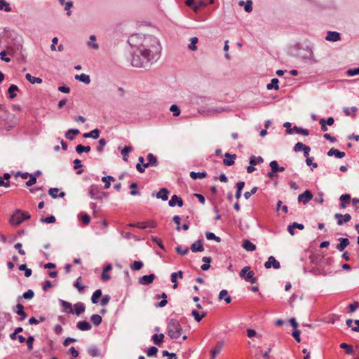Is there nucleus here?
<instances>
[{"label": "nucleus", "instance_id": "55", "mask_svg": "<svg viewBox=\"0 0 359 359\" xmlns=\"http://www.w3.org/2000/svg\"><path fill=\"white\" fill-rule=\"evenodd\" d=\"M107 142L104 139L102 138L98 142V145L97 147V151L99 153H102L103 151V148L106 145Z\"/></svg>", "mask_w": 359, "mask_h": 359}, {"label": "nucleus", "instance_id": "59", "mask_svg": "<svg viewBox=\"0 0 359 359\" xmlns=\"http://www.w3.org/2000/svg\"><path fill=\"white\" fill-rule=\"evenodd\" d=\"M34 341V338L33 336H29L26 340L27 346L28 350L31 351L33 349V342Z\"/></svg>", "mask_w": 359, "mask_h": 359}, {"label": "nucleus", "instance_id": "35", "mask_svg": "<svg viewBox=\"0 0 359 359\" xmlns=\"http://www.w3.org/2000/svg\"><path fill=\"white\" fill-rule=\"evenodd\" d=\"M96 37L95 35L90 36L89 41L88 42V46L91 47L93 49L97 50L99 48V46L97 43H95Z\"/></svg>", "mask_w": 359, "mask_h": 359}, {"label": "nucleus", "instance_id": "37", "mask_svg": "<svg viewBox=\"0 0 359 359\" xmlns=\"http://www.w3.org/2000/svg\"><path fill=\"white\" fill-rule=\"evenodd\" d=\"M3 10L6 12L11 11V7L6 0H0V11Z\"/></svg>", "mask_w": 359, "mask_h": 359}, {"label": "nucleus", "instance_id": "24", "mask_svg": "<svg viewBox=\"0 0 359 359\" xmlns=\"http://www.w3.org/2000/svg\"><path fill=\"white\" fill-rule=\"evenodd\" d=\"M218 299L219 300L224 299L226 304H229L231 302V298L228 295V291L226 290H222L220 291Z\"/></svg>", "mask_w": 359, "mask_h": 359}, {"label": "nucleus", "instance_id": "42", "mask_svg": "<svg viewBox=\"0 0 359 359\" xmlns=\"http://www.w3.org/2000/svg\"><path fill=\"white\" fill-rule=\"evenodd\" d=\"M90 320L95 325L97 326L102 323V318L98 314H93L90 317Z\"/></svg>", "mask_w": 359, "mask_h": 359}, {"label": "nucleus", "instance_id": "11", "mask_svg": "<svg viewBox=\"0 0 359 359\" xmlns=\"http://www.w3.org/2000/svg\"><path fill=\"white\" fill-rule=\"evenodd\" d=\"M266 269H270L271 266L275 269L280 268V265L278 261H277L273 256H270L268 260L264 263Z\"/></svg>", "mask_w": 359, "mask_h": 359}, {"label": "nucleus", "instance_id": "52", "mask_svg": "<svg viewBox=\"0 0 359 359\" xmlns=\"http://www.w3.org/2000/svg\"><path fill=\"white\" fill-rule=\"evenodd\" d=\"M40 221L47 224L54 223L55 222V217L53 215H50L47 217H41Z\"/></svg>", "mask_w": 359, "mask_h": 359}, {"label": "nucleus", "instance_id": "5", "mask_svg": "<svg viewBox=\"0 0 359 359\" xmlns=\"http://www.w3.org/2000/svg\"><path fill=\"white\" fill-rule=\"evenodd\" d=\"M283 126L286 128V132L288 134H292L294 132L303 135L304 136L309 135V130L302 128H299L297 126H294L292 128H291V123L290 122H285L283 124Z\"/></svg>", "mask_w": 359, "mask_h": 359}, {"label": "nucleus", "instance_id": "1", "mask_svg": "<svg viewBox=\"0 0 359 359\" xmlns=\"http://www.w3.org/2000/svg\"><path fill=\"white\" fill-rule=\"evenodd\" d=\"M128 42L133 51L131 59L133 67H144L159 58L161 46L156 37L135 34L128 38Z\"/></svg>", "mask_w": 359, "mask_h": 359}, {"label": "nucleus", "instance_id": "19", "mask_svg": "<svg viewBox=\"0 0 359 359\" xmlns=\"http://www.w3.org/2000/svg\"><path fill=\"white\" fill-rule=\"evenodd\" d=\"M327 156H334L337 158H341L345 156V153L343 151H340L339 150H338L337 149L332 148L328 151Z\"/></svg>", "mask_w": 359, "mask_h": 359}, {"label": "nucleus", "instance_id": "20", "mask_svg": "<svg viewBox=\"0 0 359 359\" xmlns=\"http://www.w3.org/2000/svg\"><path fill=\"white\" fill-rule=\"evenodd\" d=\"M61 306L63 307L62 311L67 313H74L72 305L71 303L65 300H60Z\"/></svg>", "mask_w": 359, "mask_h": 359}, {"label": "nucleus", "instance_id": "63", "mask_svg": "<svg viewBox=\"0 0 359 359\" xmlns=\"http://www.w3.org/2000/svg\"><path fill=\"white\" fill-rule=\"evenodd\" d=\"M36 176L34 175L31 174L29 175V180L26 182V185L27 187H31V186L34 185V184H36Z\"/></svg>", "mask_w": 359, "mask_h": 359}, {"label": "nucleus", "instance_id": "51", "mask_svg": "<svg viewBox=\"0 0 359 359\" xmlns=\"http://www.w3.org/2000/svg\"><path fill=\"white\" fill-rule=\"evenodd\" d=\"M205 236L208 240H215L217 243H219L221 241V238L215 236V233L212 232H207Z\"/></svg>", "mask_w": 359, "mask_h": 359}, {"label": "nucleus", "instance_id": "17", "mask_svg": "<svg viewBox=\"0 0 359 359\" xmlns=\"http://www.w3.org/2000/svg\"><path fill=\"white\" fill-rule=\"evenodd\" d=\"M338 241L339 243L337 245L336 248L340 252L343 251L350 244L349 240L346 238H339Z\"/></svg>", "mask_w": 359, "mask_h": 359}, {"label": "nucleus", "instance_id": "18", "mask_svg": "<svg viewBox=\"0 0 359 359\" xmlns=\"http://www.w3.org/2000/svg\"><path fill=\"white\" fill-rule=\"evenodd\" d=\"M76 327L81 331H88L91 329L92 326L88 322L83 320L76 323Z\"/></svg>", "mask_w": 359, "mask_h": 359}, {"label": "nucleus", "instance_id": "28", "mask_svg": "<svg viewBox=\"0 0 359 359\" xmlns=\"http://www.w3.org/2000/svg\"><path fill=\"white\" fill-rule=\"evenodd\" d=\"M80 133L79 129H69L65 133V137L69 140H73L74 139V135H79Z\"/></svg>", "mask_w": 359, "mask_h": 359}, {"label": "nucleus", "instance_id": "15", "mask_svg": "<svg viewBox=\"0 0 359 359\" xmlns=\"http://www.w3.org/2000/svg\"><path fill=\"white\" fill-rule=\"evenodd\" d=\"M225 158L223 160V163L226 166H231L234 164L235 159L236 158V154H230L229 153H226L224 154Z\"/></svg>", "mask_w": 359, "mask_h": 359}, {"label": "nucleus", "instance_id": "14", "mask_svg": "<svg viewBox=\"0 0 359 359\" xmlns=\"http://www.w3.org/2000/svg\"><path fill=\"white\" fill-rule=\"evenodd\" d=\"M168 204L170 207H174L175 205L182 207L183 205V200L177 195H173L169 201Z\"/></svg>", "mask_w": 359, "mask_h": 359}, {"label": "nucleus", "instance_id": "7", "mask_svg": "<svg viewBox=\"0 0 359 359\" xmlns=\"http://www.w3.org/2000/svg\"><path fill=\"white\" fill-rule=\"evenodd\" d=\"M224 111H225V109L221 107H211L198 110L200 114H205L207 116H212L217 114L222 113Z\"/></svg>", "mask_w": 359, "mask_h": 359}, {"label": "nucleus", "instance_id": "64", "mask_svg": "<svg viewBox=\"0 0 359 359\" xmlns=\"http://www.w3.org/2000/svg\"><path fill=\"white\" fill-rule=\"evenodd\" d=\"M346 74L349 76H353L359 74V67L350 69L346 72Z\"/></svg>", "mask_w": 359, "mask_h": 359}, {"label": "nucleus", "instance_id": "3", "mask_svg": "<svg viewBox=\"0 0 359 359\" xmlns=\"http://www.w3.org/2000/svg\"><path fill=\"white\" fill-rule=\"evenodd\" d=\"M31 217V215L21 210H16L10 219V222L12 225L18 226L23 221L27 220Z\"/></svg>", "mask_w": 359, "mask_h": 359}, {"label": "nucleus", "instance_id": "10", "mask_svg": "<svg viewBox=\"0 0 359 359\" xmlns=\"http://www.w3.org/2000/svg\"><path fill=\"white\" fill-rule=\"evenodd\" d=\"M313 198L312 193L309 190H306L303 194L298 196V201L304 204L308 203Z\"/></svg>", "mask_w": 359, "mask_h": 359}, {"label": "nucleus", "instance_id": "8", "mask_svg": "<svg viewBox=\"0 0 359 359\" xmlns=\"http://www.w3.org/2000/svg\"><path fill=\"white\" fill-rule=\"evenodd\" d=\"M334 218L337 219V223L339 226H341L344 224L348 222L351 219V216L350 214L341 215L340 213H336L334 215Z\"/></svg>", "mask_w": 359, "mask_h": 359}, {"label": "nucleus", "instance_id": "33", "mask_svg": "<svg viewBox=\"0 0 359 359\" xmlns=\"http://www.w3.org/2000/svg\"><path fill=\"white\" fill-rule=\"evenodd\" d=\"M88 353L92 357H98L100 355L99 349L95 346H92L88 348Z\"/></svg>", "mask_w": 359, "mask_h": 359}, {"label": "nucleus", "instance_id": "43", "mask_svg": "<svg viewBox=\"0 0 359 359\" xmlns=\"http://www.w3.org/2000/svg\"><path fill=\"white\" fill-rule=\"evenodd\" d=\"M147 160H148L149 164H150L151 166L157 165V158L154 154L149 153L147 155Z\"/></svg>", "mask_w": 359, "mask_h": 359}, {"label": "nucleus", "instance_id": "23", "mask_svg": "<svg viewBox=\"0 0 359 359\" xmlns=\"http://www.w3.org/2000/svg\"><path fill=\"white\" fill-rule=\"evenodd\" d=\"M191 250L192 252H202L204 250L203 245L202 244V242L201 241H197L196 242L194 243L191 246Z\"/></svg>", "mask_w": 359, "mask_h": 359}, {"label": "nucleus", "instance_id": "36", "mask_svg": "<svg viewBox=\"0 0 359 359\" xmlns=\"http://www.w3.org/2000/svg\"><path fill=\"white\" fill-rule=\"evenodd\" d=\"M18 87L16 85H14V84L11 85L8 89L9 97L11 99L15 98L17 96V95L15 93V92L18 91Z\"/></svg>", "mask_w": 359, "mask_h": 359}, {"label": "nucleus", "instance_id": "13", "mask_svg": "<svg viewBox=\"0 0 359 359\" xmlns=\"http://www.w3.org/2000/svg\"><path fill=\"white\" fill-rule=\"evenodd\" d=\"M224 346V341H218L216 346L210 351L211 357L210 359H215L216 355L219 354Z\"/></svg>", "mask_w": 359, "mask_h": 359}, {"label": "nucleus", "instance_id": "61", "mask_svg": "<svg viewBox=\"0 0 359 359\" xmlns=\"http://www.w3.org/2000/svg\"><path fill=\"white\" fill-rule=\"evenodd\" d=\"M306 163L307 165L311 166V170H313V168H316L318 167V164L316 163H313V158L309 157V156L306 157Z\"/></svg>", "mask_w": 359, "mask_h": 359}, {"label": "nucleus", "instance_id": "54", "mask_svg": "<svg viewBox=\"0 0 359 359\" xmlns=\"http://www.w3.org/2000/svg\"><path fill=\"white\" fill-rule=\"evenodd\" d=\"M340 348L345 349L346 353L347 354H352L353 352V348L350 345L347 344L346 343H341L340 344Z\"/></svg>", "mask_w": 359, "mask_h": 359}, {"label": "nucleus", "instance_id": "53", "mask_svg": "<svg viewBox=\"0 0 359 359\" xmlns=\"http://www.w3.org/2000/svg\"><path fill=\"white\" fill-rule=\"evenodd\" d=\"M191 315L197 322H200L202 320V318L205 317V313L200 315L197 311L194 310L191 312Z\"/></svg>", "mask_w": 359, "mask_h": 359}, {"label": "nucleus", "instance_id": "25", "mask_svg": "<svg viewBox=\"0 0 359 359\" xmlns=\"http://www.w3.org/2000/svg\"><path fill=\"white\" fill-rule=\"evenodd\" d=\"M16 313L20 316V320H24L27 318V314L24 311V306L21 304H18L16 305Z\"/></svg>", "mask_w": 359, "mask_h": 359}, {"label": "nucleus", "instance_id": "6", "mask_svg": "<svg viewBox=\"0 0 359 359\" xmlns=\"http://www.w3.org/2000/svg\"><path fill=\"white\" fill-rule=\"evenodd\" d=\"M88 193L92 199L102 200L104 196V192L97 185H91L88 189Z\"/></svg>", "mask_w": 359, "mask_h": 359}, {"label": "nucleus", "instance_id": "44", "mask_svg": "<svg viewBox=\"0 0 359 359\" xmlns=\"http://www.w3.org/2000/svg\"><path fill=\"white\" fill-rule=\"evenodd\" d=\"M34 293L33 292V290H28L26 292H25L23 294H22V297L25 299H32L33 297H34ZM22 298V297H18V301H20V299Z\"/></svg>", "mask_w": 359, "mask_h": 359}, {"label": "nucleus", "instance_id": "38", "mask_svg": "<svg viewBox=\"0 0 359 359\" xmlns=\"http://www.w3.org/2000/svg\"><path fill=\"white\" fill-rule=\"evenodd\" d=\"M278 79L276 78H274L271 80L270 83L267 84L266 88L268 90H272V89L278 90L279 86H278Z\"/></svg>", "mask_w": 359, "mask_h": 359}, {"label": "nucleus", "instance_id": "30", "mask_svg": "<svg viewBox=\"0 0 359 359\" xmlns=\"http://www.w3.org/2000/svg\"><path fill=\"white\" fill-rule=\"evenodd\" d=\"M242 246L247 251H254L256 249V245L248 240L244 241Z\"/></svg>", "mask_w": 359, "mask_h": 359}, {"label": "nucleus", "instance_id": "62", "mask_svg": "<svg viewBox=\"0 0 359 359\" xmlns=\"http://www.w3.org/2000/svg\"><path fill=\"white\" fill-rule=\"evenodd\" d=\"M157 352H158V348L154 346H151L148 349V351L147 352V355L148 357H152V356L156 355Z\"/></svg>", "mask_w": 359, "mask_h": 359}, {"label": "nucleus", "instance_id": "41", "mask_svg": "<svg viewBox=\"0 0 359 359\" xmlns=\"http://www.w3.org/2000/svg\"><path fill=\"white\" fill-rule=\"evenodd\" d=\"M131 147H125L121 151V154L123 155V159L124 161H128V153L132 151Z\"/></svg>", "mask_w": 359, "mask_h": 359}, {"label": "nucleus", "instance_id": "58", "mask_svg": "<svg viewBox=\"0 0 359 359\" xmlns=\"http://www.w3.org/2000/svg\"><path fill=\"white\" fill-rule=\"evenodd\" d=\"M81 277H79L74 283V286L76 287L79 292H82L84 289V286L81 285Z\"/></svg>", "mask_w": 359, "mask_h": 359}, {"label": "nucleus", "instance_id": "50", "mask_svg": "<svg viewBox=\"0 0 359 359\" xmlns=\"http://www.w3.org/2000/svg\"><path fill=\"white\" fill-rule=\"evenodd\" d=\"M208 4L205 1L201 0L197 4L193 6V9L195 12L198 11L201 8L205 6Z\"/></svg>", "mask_w": 359, "mask_h": 359}, {"label": "nucleus", "instance_id": "34", "mask_svg": "<svg viewBox=\"0 0 359 359\" xmlns=\"http://www.w3.org/2000/svg\"><path fill=\"white\" fill-rule=\"evenodd\" d=\"M206 176H207V173L205 172H196L192 171L190 172V177L193 180L203 179V178H205Z\"/></svg>", "mask_w": 359, "mask_h": 359}, {"label": "nucleus", "instance_id": "46", "mask_svg": "<svg viewBox=\"0 0 359 359\" xmlns=\"http://www.w3.org/2000/svg\"><path fill=\"white\" fill-rule=\"evenodd\" d=\"M79 219L85 225H88L90 221V216L86 213H81L79 215Z\"/></svg>", "mask_w": 359, "mask_h": 359}, {"label": "nucleus", "instance_id": "39", "mask_svg": "<svg viewBox=\"0 0 359 359\" xmlns=\"http://www.w3.org/2000/svg\"><path fill=\"white\" fill-rule=\"evenodd\" d=\"M90 151V146H83L81 144H79L76 147V151L81 154L83 152H89Z\"/></svg>", "mask_w": 359, "mask_h": 359}, {"label": "nucleus", "instance_id": "12", "mask_svg": "<svg viewBox=\"0 0 359 359\" xmlns=\"http://www.w3.org/2000/svg\"><path fill=\"white\" fill-rule=\"evenodd\" d=\"M155 278V275L154 273L149 275H144L139 278V283L144 285H147L153 283Z\"/></svg>", "mask_w": 359, "mask_h": 359}, {"label": "nucleus", "instance_id": "21", "mask_svg": "<svg viewBox=\"0 0 359 359\" xmlns=\"http://www.w3.org/2000/svg\"><path fill=\"white\" fill-rule=\"evenodd\" d=\"M169 191L165 188H161L160 191L156 194L158 198H161L163 201H167L168 199Z\"/></svg>", "mask_w": 359, "mask_h": 359}, {"label": "nucleus", "instance_id": "40", "mask_svg": "<svg viewBox=\"0 0 359 359\" xmlns=\"http://www.w3.org/2000/svg\"><path fill=\"white\" fill-rule=\"evenodd\" d=\"M102 296V290H95L91 297V301L93 304H97L98 302V299Z\"/></svg>", "mask_w": 359, "mask_h": 359}, {"label": "nucleus", "instance_id": "2", "mask_svg": "<svg viewBox=\"0 0 359 359\" xmlns=\"http://www.w3.org/2000/svg\"><path fill=\"white\" fill-rule=\"evenodd\" d=\"M168 335L173 339H178L182 332V328L177 319H170L167 325Z\"/></svg>", "mask_w": 359, "mask_h": 359}, {"label": "nucleus", "instance_id": "47", "mask_svg": "<svg viewBox=\"0 0 359 359\" xmlns=\"http://www.w3.org/2000/svg\"><path fill=\"white\" fill-rule=\"evenodd\" d=\"M19 270L24 271H25V277H27V278L31 276L32 273V270L30 269H28L25 264H21L19 266Z\"/></svg>", "mask_w": 359, "mask_h": 359}, {"label": "nucleus", "instance_id": "57", "mask_svg": "<svg viewBox=\"0 0 359 359\" xmlns=\"http://www.w3.org/2000/svg\"><path fill=\"white\" fill-rule=\"evenodd\" d=\"M170 110L173 113L174 116H178L180 114V109L176 104L171 105Z\"/></svg>", "mask_w": 359, "mask_h": 359}, {"label": "nucleus", "instance_id": "29", "mask_svg": "<svg viewBox=\"0 0 359 359\" xmlns=\"http://www.w3.org/2000/svg\"><path fill=\"white\" fill-rule=\"evenodd\" d=\"M269 165L273 172H283L285 170L284 167H280L276 161H272L270 162Z\"/></svg>", "mask_w": 359, "mask_h": 359}, {"label": "nucleus", "instance_id": "60", "mask_svg": "<svg viewBox=\"0 0 359 359\" xmlns=\"http://www.w3.org/2000/svg\"><path fill=\"white\" fill-rule=\"evenodd\" d=\"M358 307L359 303L358 302H354L353 304H351L348 306V311L350 313H353L357 310Z\"/></svg>", "mask_w": 359, "mask_h": 359}, {"label": "nucleus", "instance_id": "31", "mask_svg": "<svg viewBox=\"0 0 359 359\" xmlns=\"http://www.w3.org/2000/svg\"><path fill=\"white\" fill-rule=\"evenodd\" d=\"M75 79L79 80L86 84H88L90 82V76L85 74H81L80 75H76Z\"/></svg>", "mask_w": 359, "mask_h": 359}, {"label": "nucleus", "instance_id": "26", "mask_svg": "<svg viewBox=\"0 0 359 359\" xmlns=\"http://www.w3.org/2000/svg\"><path fill=\"white\" fill-rule=\"evenodd\" d=\"M163 334H155L151 337V340L153 341L154 344H156V346H160L163 343Z\"/></svg>", "mask_w": 359, "mask_h": 359}, {"label": "nucleus", "instance_id": "49", "mask_svg": "<svg viewBox=\"0 0 359 359\" xmlns=\"http://www.w3.org/2000/svg\"><path fill=\"white\" fill-rule=\"evenodd\" d=\"M198 42V38L197 37H192L190 39V43L189 44L188 47L189 49L191 50H196L197 47L196 44Z\"/></svg>", "mask_w": 359, "mask_h": 359}, {"label": "nucleus", "instance_id": "9", "mask_svg": "<svg viewBox=\"0 0 359 359\" xmlns=\"http://www.w3.org/2000/svg\"><path fill=\"white\" fill-rule=\"evenodd\" d=\"M294 151L295 152H299L300 151H302L304 152V156L305 157H307L308 156H309V152L311 151V148L309 146H306L302 142H297L294 146Z\"/></svg>", "mask_w": 359, "mask_h": 359}, {"label": "nucleus", "instance_id": "48", "mask_svg": "<svg viewBox=\"0 0 359 359\" xmlns=\"http://www.w3.org/2000/svg\"><path fill=\"white\" fill-rule=\"evenodd\" d=\"M143 266V263L141 261H135L130 266V269L134 271L140 270Z\"/></svg>", "mask_w": 359, "mask_h": 359}, {"label": "nucleus", "instance_id": "56", "mask_svg": "<svg viewBox=\"0 0 359 359\" xmlns=\"http://www.w3.org/2000/svg\"><path fill=\"white\" fill-rule=\"evenodd\" d=\"M246 332H247V336L249 337V338H252L253 337H257L258 338L261 339L262 338V335L261 334H257V332L255 330H252V329H247L246 330Z\"/></svg>", "mask_w": 359, "mask_h": 359}, {"label": "nucleus", "instance_id": "4", "mask_svg": "<svg viewBox=\"0 0 359 359\" xmlns=\"http://www.w3.org/2000/svg\"><path fill=\"white\" fill-rule=\"evenodd\" d=\"M239 275L246 281H250L251 284H254L257 282V278L254 277V272L250 270V266H245L240 271Z\"/></svg>", "mask_w": 359, "mask_h": 359}, {"label": "nucleus", "instance_id": "32", "mask_svg": "<svg viewBox=\"0 0 359 359\" xmlns=\"http://www.w3.org/2000/svg\"><path fill=\"white\" fill-rule=\"evenodd\" d=\"M25 78L27 81H29L32 84L42 83V79L41 78L32 76L29 73L26 74Z\"/></svg>", "mask_w": 359, "mask_h": 359}, {"label": "nucleus", "instance_id": "22", "mask_svg": "<svg viewBox=\"0 0 359 359\" xmlns=\"http://www.w3.org/2000/svg\"><path fill=\"white\" fill-rule=\"evenodd\" d=\"M86 307L83 303L78 302L76 304H74V313H75L77 316L81 315L82 313L85 311Z\"/></svg>", "mask_w": 359, "mask_h": 359}, {"label": "nucleus", "instance_id": "45", "mask_svg": "<svg viewBox=\"0 0 359 359\" xmlns=\"http://www.w3.org/2000/svg\"><path fill=\"white\" fill-rule=\"evenodd\" d=\"M343 111L346 116H350V115L353 114V116H355V113L357 111V107H352L351 108L344 107Z\"/></svg>", "mask_w": 359, "mask_h": 359}, {"label": "nucleus", "instance_id": "27", "mask_svg": "<svg viewBox=\"0 0 359 359\" xmlns=\"http://www.w3.org/2000/svg\"><path fill=\"white\" fill-rule=\"evenodd\" d=\"M59 191V189L57 188H50L48 190V194L50 195L53 198H57V197H64L65 196V192H60L59 195H57V193Z\"/></svg>", "mask_w": 359, "mask_h": 359}, {"label": "nucleus", "instance_id": "16", "mask_svg": "<svg viewBox=\"0 0 359 359\" xmlns=\"http://www.w3.org/2000/svg\"><path fill=\"white\" fill-rule=\"evenodd\" d=\"M325 39L329 41H337L340 40V34L337 32H331L329 31L327 33V36L325 37Z\"/></svg>", "mask_w": 359, "mask_h": 359}]
</instances>
